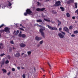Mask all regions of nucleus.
Masks as SVG:
<instances>
[{
  "label": "nucleus",
  "mask_w": 78,
  "mask_h": 78,
  "mask_svg": "<svg viewBox=\"0 0 78 78\" xmlns=\"http://www.w3.org/2000/svg\"><path fill=\"white\" fill-rule=\"evenodd\" d=\"M20 34H22V31H20Z\"/></svg>",
  "instance_id": "774afa93"
},
{
  "label": "nucleus",
  "mask_w": 78,
  "mask_h": 78,
  "mask_svg": "<svg viewBox=\"0 0 78 78\" xmlns=\"http://www.w3.org/2000/svg\"><path fill=\"white\" fill-rule=\"evenodd\" d=\"M27 54L28 55H31V51H27Z\"/></svg>",
  "instance_id": "b1692460"
},
{
  "label": "nucleus",
  "mask_w": 78,
  "mask_h": 78,
  "mask_svg": "<svg viewBox=\"0 0 78 78\" xmlns=\"http://www.w3.org/2000/svg\"><path fill=\"white\" fill-rule=\"evenodd\" d=\"M57 14V12H55V14Z\"/></svg>",
  "instance_id": "e2e57ef3"
},
{
  "label": "nucleus",
  "mask_w": 78,
  "mask_h": 78,
  "mask_svg": "<svg viewBox=\"0 0 78 78\" xmlns=\"http://www.w3.org/2000/svg\"><path fill=\"white\" fill-rule=\"evenodd\" d=\"M61 33H62V34H63L64 35H66V33H65V32H64L62 31H61Z\"/></svg>",
  "instance_id": "7c9ffc66"
},
{
  "label": "nucleus",
  "mask_w": 78,
  "mask_h": 78,
  "mask_svg": "<svg viewBox=\"0 0 78 78\" xmlns=\"http://www.w3.org/2000/svg\"><path fill=\"white\" fill-rule=\"evenodd\" d=\"M75 8L76 9L77 8V3H74Z\"/></svg>",
  "instance_id": "4be33fe9"
},
{
  "label": "nucleus",
  "mask_w": 78,
  "mask_h": 78,
  "mask_svg": "<svg viewBox=\"0 0 78 78\" xmlns=\"http://www.w3.org/2000/svg\"><path fill=\"white\" fill-rule=\"evenodd\" d=\"M10 30V28L8 27H6L4 28V31L6 33H9Z\"/></svg>",
  "instance_id": "20e7f679"
},
{
  "label": "nucleus",
  "mask_w": 78,
  "mask_h": 78,
  "mask_svg": "<svg viewBox=\"0 0 78 78\" xmlns=\"http://www.w3.org/2000/svg\"><path fill=\"white\" fill-rule=\"evenodd\" d=\"M26 12L27 13V14H29L30 15H31V14L32 13V11L29 9H27L26 10Z\"/></svg>",
  "instance_id": "39448f33"
},
{
  "label": "nucleus",
  "mask_w": 78,
  "mask_h": 78,
  "mask_svg": "<svg viewBox=\"0 0 78 78\" xmlns=\"http://www.w3.org/2000/svg\"><path fill=\"white\" fill-rule=\"evenodd\" d=\"M60 8L62 9V11H64V8L62 7H60Z\"/></svg>",
  "instance_id": "dca6fc26"
},
{
  "label": "nucleus",
  "mask_w": 78,
  "mask_h": 78,
  "mask_svg": "<svg viewBox=\"0 0 78 78\" xmlns=\"http://www.w3.org/2000/svg\"><path fill=\"white\" fill-rule=\"evenodd\" d=\"M74 33L75 34H78V30H76L74 31Z\"/></svg>",
  "instance_id": "aec40b11"
},
{
  "label": "nucleus",
  "mask_w": 78,
  "mask_h": 78,
  "mask_svg": "<svg viewBox=\"0 0 78 78\" xmlns=\"http://www.w3.org/2000/svg\"><path fill=\"white\" fill-rule=\"evenodd\" d=\"M4 31H5V30H0V33H3Z\"/></svg>",
  "instance_id": "a878e982"
},
{
  "label": "nucleus",
  "mask_w": 78,
  "mask_h": 78,
  "mask_svg": "<svg viewBox=\"0 0 78 78\" xmlns=\"http://www.w3.org/2000/svg\"><path fill=\"white\" fill-rule=\"evenodd\" d=\"M71 3H73V0H70Z\"/></svg>",
  "instance_id": "09e8293b"
},
{
  "label": "nucleus",
  "mask_w": 78,
  "mask_h": 78,
  "mask_svg": "<svg viewBox=\"0 0 78 78\" xmlns=\"http://www.w3.org/2000/svg\"><path fill=\"white\" fill-rule=\"evenodd\" d=\"M47 26L49 30H58V29L56 27H53L48 25Z\"/></svg>",
  "instance_id": "f257e3e1"
},
{
  "label": "nucleus",
  "mask_w": 78,
  "mask_h": 78,
  "mask_svg": "<svg viewBox=\"0 0 78 78\" xmlns=\"http://www.w3.org/2000/svg\"><path fill=\"white\" fill-rule=\"evenodd\" d=\"M73 27L72 26H71L69 27V30L73 29Z\"/></svg>",
  "instance_id": "6ab92c4d"
},
{
  "label": "nucleus",
  "mask_w": 78,
  "mask_h": 78,
  "mask_svg": "<svg viewBox=\"0 0 78 78\" xmlns=\"http://www.w3.org/2000/svg\"><path fill=\"white\" fill-rule=\"evenodd\" d=\"M74 78H78V77H77V75L76 76V77H75Z\"/></svg>",
  "instance_id": "0e129e2a"
},
{
  "label": "nucleus",
  "mask_w": 78,
  "mask_h": 78,
  "mask_svg": "<svg viewBox=\"0 0 78 78\" xmlns=\"http://www.w3.org/2000/svg\"><path fill=\"white\" fill-rule=\"evenodd\" d=\"M22 34L19 33V34L18 35V36H19V37H22Z\"/></svg>",
  "instance_id": "c9c22d12"
},
{
  "label": "nucleus",
  "mask_w": 78,
  "mask_h": 78,
  "mask_svg": "<svg viewBox=\"0 0 78 78\" xmlns=\"http://www.w3.org/2000/svg\"><path fill=\"white\" fill-rule=\"evenodd\" d=\"M37 27H42V26H41V25H38V26H37Z\"/></svg>",
  "instance_id": "6e6d98bb"
},
{
  "label": "nucleus",
  "mask_w": 78,
  "mask_h": 78,
  "mask_svg": "<svg viewBox=\"0 0 78 78\" xmlns=\"http://www.w3.org/2000/svg\"><path fill=\"white\" fill-rule=\"evenodd\" d=\"M20 30H22V31H24V29H23L22 28H20Z\"/></svg>",
  "instance_id": "79ce46f5"
},
{
  "label": "nucleus",
  "mask_w": 78,
  "mask_h": 78,
  "mask_svg": "<svg viewBox=\"0 0 78 78\" xmlns=\"http://www.w3.org/2000/svg\"><path fill=\"white\" fill-rule=\"evenodd\" d=\"M9 51H12V48H10L9 49Z\"/></svg>",
  "instance_id": "c03bdc74"
},
{
  "label": "nucleus",
  "mask_w": 78,
  "mask_h": 78,
  "mask_svg": "<svg viewBox=\"0 0 78 78\" xmlns=\"http://www.w3.org/2000/svg\"><path fill=\"white\" fill-rule=\"evenodd\" d=\"M44 31V30L42 28H41L40 29V32L42 36L43 37H45V35H44V33L43 32Z\"/></svg>",
  "instance_id": "7ed1b4c3"
},
{
  "label": "nucleus",
  "mask_w": 78,
  "mask_h": 78,
  "mask_svg": "<svg viewBox=\"0 0 78 78\" xmlns=\"http://www.w3.org/2000/svg\"><path fill=\"white\" fill-rule=\"evenodd\" d=\"M8 2H9V4H8L9 6H11L12 5V4H11V2H9V1H8Z\"/></svg>",
  "instance_id": "f3484780"
},
{
  "label": "nucleus",
  "mask_w": 78,
  "mask_h": 78,
  "mask_svg": "<svg viewBox=\"0 0 78 78\" xmlns=\"http://www.w3.org/2000/svg\"><path fill=\"white\" fill-rule=\"evenodd\" d=\"M75 13H76L78 14V9H77L76 11H75Z\"/></svg>",
  "instance_id": "c756f323"
},
{
  "label": "nucleus",
  "mask_w": 78,
  "mask_h": 78,
  "mask_svg": "<svg viewBox=\"0 0 78 78\" xmlns=\"http://www.w3.org/2000/svg\"><path fill=\"white\" fill-rule=\"evenodd\" d=\"M41 69H42V71H43V72H45V70H44L42 68H41Z\"/></svg>",
  "instance_id": "052dcab7"
},
{
  "label": "nucleus",
  "mask_w": 78,
  "mask_h": 78,
  "mask_svg": "<svg viewBox=\"0 0 78 78\" xmlns=\"http://www.w3.org/2000/svg\"><path fill=\"white\" fill-rule=\"evenodd\" d=\"M50 0H46V2H48V1H50Z\"/></svg>",
  "instance_id": "4d7b16f0"
},
{
  "label": "nucleus",
  "mask_w": 78,
  "mask_h": 78,
  "mask_svg": "<svg viewBox=\"0 0 78 78\" xmlns=\"http://www.w3.org/2000/svg\"><path fill=\"white\" fill-rule=\"evenodd\" d=\"M57 22L58 23H58V27H59V26L61 24V22L59 20H57Z\"/></svg>",
  "instance_id": "9b49d317"
},
{
  "label": "nucleus",
  "mask_w": 78,
  "mask_h": 78,
  "mask_svg": "<svg viewBox=\"0 0 78 78\" xmlns=\"http://www.w3.org/2000/svg\"><path fill=\"white\" fill-rule=\"evenodd\" d=\"M43 42H44V41H41L40 42V44H42Z\"/></svg>",
  "instance_id": "cd10ccee"
},
{
  "label": "nucleus",
  "mask_w": 78,
  "mask_h": 78,
  "mask_svg": "<svg viewBox=\"0 0 78 78\" xmlns=\"http://www.w3.org/2000/svg\"><path fill=\"white\" fill-rule=\"evenodd\" d=\"M66 16L67 17H69L70 16V14H69V13H66Z\"/></svg>",
  "instance_id": "a211bd4d"
},
{
  "label": "nucleus",
  "mask_w": 78,
  "mask_h": 78,
  "mask_svg": "<svg viewBox=\"0 0 78 78\" xmlns=\"http://www.w3.org/2000/svg\"><path fill=\"white\" fill-rule=\"evenodd\" d=\"M15 69H14V68H12V71H13V72H14V71H15Z\"/></svg>",
  "instance_id": "ea45409f"
},
{
  "label": "nucleus",
  "mask_w": 78,
  "mask_h": 78,
  "mask_svg": "<svg viewBox=\"0 0 78 78\" xmlns=\"http://www.w3.org/2000/svg\"><path fill=\"white\" fill-rule=\"evenodd\" d=\"M76 18L78 19V16H76Z\"/></svg>",
  "instance_id": "69168bd1"
},
{
  "label": "nucleus",
  "mask_w": 78,
  "mask_h": 78,
  "mask_svg": "<svg viewBox=\"0 0 78 78\" xmlns=\"http://www.w3.org/2000/svg\"><path fill=\"white\" fill-rule=\"evenodd\" d=\"M71 3V1L70 0H69L67 2V3L68 5H69V4H70Z\"/></svg>",
  "instance_id": "412c9836"
},
{
  "label": "nucleus",
  "mask_w": 78,
  "mask_h": 78,
  "mask_svg": "<svg viewBox=\"0 0 78 78\" xmlns=\"http://www.w3.org/2000/svg\"><path fill=\"white\" fill-rule=\"evenodd\" d=\"M63 30L64 31H65L66 32H69V28H67V27H65L63 28Z\"/></svg>",
  "instance_id": "0eeeda50"
},
{
  "label": "nucleus",
  "mask_w": 78,
  "mask_h": 78,
  "mask_svg": "<svg viewBox=\"0 0 78 78\" xmlns=\"http://www.w3.org/2000/svg\"><path fill=\"white\" fill-rule=\"evenodd\" d=\"M61 30H62V28H61V27H60V28H59V31H61Z\"/></svg>",
  "instance_id": "de8ad7c7"
},
{
  "label": "nucleus",
  "mask_w": 78,
  "mask_h": 78,
  "mask_svg": "<svg viewBox=\"0 0 78 78\" xmlns=\"http://www.w3.org/2000/svg\"><path fill=\"white\" fill-rule=\"evenodd\" d=\"M9 62V61L8 60H7L5 61V64H8Z\"/></svg>",
  "instance_id": "c85d7f7f"
},
{
  "label": "nucleus",
  "mask_w": 78,
  "mask_h": 78,
  "mask_svg": "<svg viewBox=\"0 0 78 78\" xmlns=\"http://www.w3.org/2000/svg\"><path fill=\"white\" fill-rule=\"evenodd\" d=\"M14 56L15 57H19V56H20V54L19 53V51H17V53L16 54L14 55Z\"/></svg>",
  "instance_id": "1a4fd4ad"
},
{
  "label": "nucleus",
  "mask_w": 78,
  "mask_h": 78,
  "mask_svg": "<svg viewBox=\"0 0 78 78\" xmlns=\"http://www.w3.org/2000/svg\"><path fill=\"white\" fill-rule=\"evenodd\" d=\"M20 46L21 47H24L26 46V45L25 44H23V43H21L20 44Z\"/></svg>",
  "instance_id": "9d476101"
},
{
  "label": "nucleus",
  "mask_w": 78,
  "mask_h": 78,
  "mask_svg": "<svg viewBox=\"0 0 78 78\" xmlns=\"http://www.w3.org/2000/svg\"><path fill=\"white\" fill-rule=\"evenodd\" d=\"M52 23H55V22L51 21Z\"/></svg>",
  "instance_id": "bf43d9fd"
},
{
  "label": "nucleus",
  "mask_w": 78,
  "mask_h": 78,
  "mask_svg": "<svg viewBox=\"0 0 78 78\" xmlns=\"http://www.w3.org/2000/svg\"><path fill=\"white\" fill-rule=\"evenodd\" d=\"M38 24H35V25H34V26H38Z\"/></svg>",
  "instance_id": "8fccbe9b"
},
{
  "label": "nucleus",
  "mask_w": 78,
  "mask_h": 78,
  "mask_svg": "<svg viewBox=\"0 0 78 78\" xmlns=\"http://www.w3.org/2000/svg\"><path fill=\"white\" fill-rule=\"evenodd\" d=\"M21 37L23 38H25V37H26V35L25 34H22Z\"/></svg>",
  "instance_id": "2eb2a0df"
},
{
  "label": "nucleus",
  "mask_w": 78,
  "mask_h": 78,
  "mask_svg": "<svg viewBox=\"0 0 78 78\" xmlns=\"http://www.w3.org/2000/svg\"><path fill=\"white\" fill-rule=\"evenodd\" d=\"M61 4V2L59 1H58L57 2H56L55 5H54V6H59Z\"/></svg>",
  "instance_id": "f03ea898"
},
{
  "label": "nucleus",
  "mask_w": 78,
  "mask_h": 78,
  "mask_svg": "<svg viewBox=\"0 0 78 78\" xmlns=\"http://www.w3.org/2000/svg\"><path fill=\"white\" fill-rule=\"evenodd\" d=\"M7 58H8V59H10V58H11V56H10V55H8L7 56Z\"/></svg>",
  "instance_id": "2f4dec72"
},
{
  "label": "nucleus",
  "mask_w": 78,
  "mask_h": 78,
  "mask_svg": "<svg viewBox=\"0 0 78 78\" xmlns=\"http://www.w3.org/2000/svg\"><path fill=\"white\" fill-rule=\"evenodd\" d=\"M44 9H45V8H42V9L38 8L36 9L37 11H44Z\"/></svg>",
  "instance_id": "423d86ee"
},
{
  "label": "nucleus",
  "mask_w": 78,
  "mask_h": 78,
  "mask_svg": "<svg viewBox=\"0 0 78 78\" xmlns=\"http://www.w3.org/2000/svg\"><path fill=\"white\" fill-rule=\"evenodd\" d=\"M4 63H5V62L4 61H3L1 63V64H2V65H4Z\"/></svg>",
  "instance_id": "58836bf2"
},
{
  "label": "nucleus",
  "mask_w": 78,
  "mask_h": 78,
  "mask_svg": "<svg viewBox=\"0 0 78 78\" xmlns=\"http://www.w3.org/2000/svg\"><path fill=\"white\" fill-rule=\"evenodd\" d=\"M72 19H73V20H75V17L74 16H73L72 17Z\"/></svg>",
  "instance_id": "a18cd8bd"
},
{
  "label": "nucleus",
  "mask_w": 78,
  "mask_h": 78,
  "mask_svg": "<svg viewBox=\"0 0 78 78\" xmlns=\"http://www.w3.org/2000/svg\"><path fill=\"white\" fill-rule=\"evenodd\" d=\"M44 20H45V21H47V22H50V20H47L46 19H45V18L44 19Z\"/></svg>",
  "instance_id": "5701e85b"
},
{
  "label": "nucleus",
  "mask_w": 78,
  "mask_h": 78,
  "mask_svg": "<svg viewBox=\"0 0 78 78\" xmlns=\"http://www.w3.org/2000/svg\"><path fill=\"white\" fill-rule=\"evenodd\" d=\"M20 27H23V26L22 25V24H20Z\"/></svg>",
  "instance_id": "3c124183"
},
{
  "label": "nucleus",
  "mask_w": 78,
  "mask_h": 78,
  "mask_svg": "<svg viewBox=\"0 0 78 78\" xmlns=\"http://www.w3.org/2000/svg\"><path fill=\"white\" fill-rule=\"evenodd\" d=\"M4 55H5V54L4 53H2L0 55V56H1V57H2V56H3Z\"/></svg>",
  "instance_id": "bb28decb"
},
{
  "label": "nucleus",
  "mask_w": 78,
  "mask_h": 78,
  "mask_svg": "<svg viewBox=\"0 0 78 78\" xmlns=\"http://www.w3.org/2000/svg\"><path fill=\"white\" fill-rule=\"evenodd\" d=\"M48 65H49L50 67V69H51V65H50V63L49 62H48Z\"/></svg>",
  "instance_id": "473e14b6"
},
{
  "label": "nucleus",
  "mask_w": 78,
  "mask_h": 78,
  "mask_svg": "<svg viewBox=\"0 0 78 78\" xmlns=\"http://www.w3.org/2000/svg\"><path fill=\"white\" fill-rule=\"evenodd\" d=\"M4 24H2L1 26H0V28H2V27H3L4 26Z\"/></svg>",
  "instance_id": "393cba45"
},
{
  "label": "nucleus",
  "mask_w": 78,
  "mask_h": 78,
  "mask_svg": "<svg viewBox=\"0 0 78 78\" xmlns=\"http://www.w3.org/2000/svg\"><path fill=\"white\" fill-rule=\"evenodd\" d=\"M21 69H25V68H24V67H21Z\"/></svg>",
  "instance_id": "13d9d810"
},
{
  "label": "nucleus",
  "mask_w": 78,
  "mask_h": 78,
  "mask_svg": "<svg viewBox=\"0 0 78 78\" xmlns=\"http://www.w3.org/2000/svg\"><path fill=\"white\" fill-rule=\"evenodd\" d=\"M35 39L36 41H40L41 40V39H40V38H39V37L37 36L35 37Z\"/></svg>",
  "instance_id": "f8f14e48"
},
{
  "label": "nucleus",
  "mask_w": 78,
  "mask_h": 78,
  "mask_svg": "<svg viewBox=\"0 0 78 78\" xmlns=\"http://www.w3.org/2000/svg\"><path fill=\"white\" fill-rule=\"evenodd\" d=\"M2 70L3 71V73H6L7 72L6 70L5 69H2Z\"/></svg>",
  "instance_id": "ddd939ff"
},
{
  "label": "nucleus",
  "mask_w": 78,
  "mask_h": 78,
  "mask_svg": "<svg viewBox=\"0 0 78 78\" xmlns=\"http://www.w3.org/2000/svg\"><path fill=\"white\" fill-rule=\"evenodd\" d=\"M27 14H28V13L27 12H25L24 13V16H27Z\"/></svg>",
  "instance_id": "f704fd0d"
},
{
  "label": "nucleus",
  "mask_w": 78,
  "mask_h": 78,
  "mask_svg": "<svg viewBox=\"0 0 78 78\" xmlns=\"http://www.w3.org/2000/svg\"><path fill=\"white\" fill-rule=\"evenodd\" d=\"M11 74V73L10 72H9L8 73H7V75H8L9 76V75H10Z\"/></svg>",
  "instance_id": "a19ab883"
},
{
  "label": "nucleus",
  "mask_w": 78,
  "mask_h": 78,
  "mask_svg": "<svg viewBox=\"0 0 78 78\" xmlns=\"http://www.w3.org/2000/svg\"><path fill=\"white\" fill-rule=\"evenodd\" d=\"M42 17H45V16L43 15H42Z\"/></svg>",
  "instance_id": "603ef678"
},
{
  "label": "nucleus",
  "mask_w": 78,
  "mask_h": 78,
  "mask_svg": "<svg viewBox=\"0 0 78 78\" xmlns=\"http://www.w3.org/2000/svg\"><path fill=\"white\" fill-rule=\"evenodd\" d=\"M23 78H25V74H24L23 75Z\"/></svg>",
  "instance_id": "72a5a7b5"
},
{
  "label": "nucleus",
  "mask_w": 78,
  "mask_h": 78,
  "mask_svg": "<svg viewBox=\"0 0 78 78\" xmlns=\"http://www.w3.org/2000/svg\"><path fill=\"white\" fill-rule=\"evenodd\" d=\"M71 37H74L75 36V35L73 34L71 36Z\"/></svg>",
  "instance_id": "4c0bfd02"
},
{
  "label": "nucleus",
  "mask_w": 78,
  "mask_h": 78,
  "mask_svg": "<svg viewBox=\"0 0 78 78\" xmlns=\"http://www.w3.org/2000/svg\"><path fill=\"white\" fill-rule=\"evenodd\" d=\"M10 43L12 44H14V42H13L12 41H11Z\"/></svg>",
  "instance_id": "e433bc0d"
},
{
  "label": "nucleus",
  "mask_w": 78,
  "mask_h": 78,
  "mask_svg": "<svg viewBox=\"0 0 78 78\" xmlns=\"http://www.w3.org/2000/svg\"><path fill=\"white\" fill-rule=\"evenodd\" d=\"M19 33V30H17V31H16L17 34H18V33Z\"/></svg>",
  "instance_id": "49530a36"
},
{
  "label": "nucleus",
  "mask_w": 78,
  "mask_h": 78,
  "mask_svg": "<svg viewBox=\"0 0 78 78\" xmlns=\"http://www.w3.org/2000/svg\"><path fill=\"white\" fill-rule=\"evenodd\" d=\"M40 46V45H39V44H38L37 45V46L38 47H39V46Z\"/></svg>",
  "instance_id": "338daca9"
},
{
  "label": "nucleus",
  "mask_w": 78,
  "mask_h": 78,
  "mask_svg": "<svg viewBox=\"0 0 78 78\" xmlns=\"http://www.w3.org/2000/svg\"><path fill=\"white\" fill-rule=\"evenodd\" d=\"M0 45H1V46H3V44L2 43H0Z\"/></svg>",
  "instance_id": "37998d69"
},
{
  "label": "nucleus",
  "mask_w": 78,
  "mask_h": 78,
  "mask_svg": "<svg viewBox=\"0 0 78 78\" xmlns=\"http://www.w3.org/2000/svg\"><path fill=\"white\" fill-rule=\"evenodd\" d=\"M37 22H42V21L41 19L37 20Z\"/></svg>",
  "instance_id": "4468645a"
},
{
  "label": "nucleus",
  "mask_w": 78,
  "mask_h": 78,
  "mask_svg": "<svg viewBox=\"0 0 78 78\" xmlns=\"http://www.w3.org/2000/svg\"><path fill=\"white\" fill-rule=\"evenodd\" d=\"M58 36L61 39L64 38V35H62L61 33L58 34Z\"/></svg>",
  "instance_id": "6e6552de"
},
{
  "label": "nucleus",
  "mask_w": 78,
  "mask_h": 78,
  "mask_svg": "<svg viewBox=\"0 0 78 78\" xmlns=\"http://www.w3.org/2000/svg\"><path fill=\"white\" fill-rule=\"evenodd\" d=\"M24 55V53H22L21 54L22 55Z\"/></svg>",
  "instance_id": "680f3d73"
},
{
  "label": "nucleus",
  "mask_w": 78,
  "mask_h": 78,
  "mask_svg": "<svg viewBox=\"0 0 78 78\" xmlns=\"http://www.w3.org/2000/svg\"><path fill=\"white\" fill-rule=\"evenodd\" d=\"M38 5H40V3L39 2H37Z\"/></svg>",
  "instance_id": "864d4df0"
},
{
  "label": "nucleus",
  "mask_w": 78,
  "mask_h": 78,
  "mask_svg": "<svg viewBox=\"0 0 78 78\" xmlns=\"http://www.w3.org/2000/svg\"><path fill=\"white\" fill-rule=\"evenodd\" d=\"M17 69L18 70H20V67H18Z\"/></svg>",
  "instance_id": "5fc2aeb1"
}]
</instances>
